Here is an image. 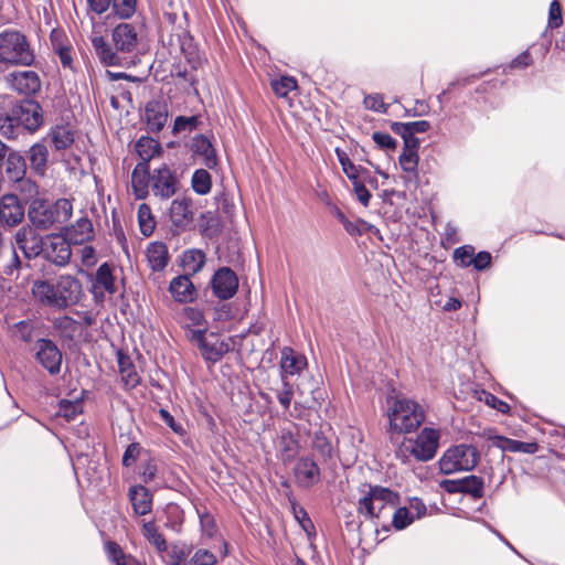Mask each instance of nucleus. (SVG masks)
<instances>
[{
	"label": "nucleus",
	"mask_w": 565,
	"mask_h": 565,
	"mask_svg": "<svg viewBox=\"0 0 565 565\" xmlns=\"http://www.w3.org/2000/svg\"><path fill=\"white\" fill-rule=\"evenodd\" d=\"M118 366L120 377L125 386L130 388L135 387L139 383L140 379L130 359L128 356L119 354Z\"/></svg>",
	"instance_id": "obj_36"
},
{
	"label": "nucleus",
	"mask_w": 565,
	"mask_h": 565,
	"mask_svg": "<svg viewBox=\"0 0 565 565\" xmlns=\"http://www.w3.org/2000/svg\"><path fill=\"white\" fill-rule=\"evenodd\" d=\"M90 42L102 64L106 66H122L138 51L140 36L136 25L121 22L111 31V44L97 30L93 21Z\"/></svg>",
	"instance_id": "obj_1"
},
{
	"label": "nucleus",
	"mask_w": 565,
	"mask_h": 565,
	"mask_svg": "<svg viewBox=\"0 0 565 565\" xmlns=\"http://www.w3.org/2000/svg\"><path fill=\"white\" fill-rule=\"evenodd\" d=\"M206 260L205 253L199 248L186 249L182 253L180 265L184 275H195L202 270Z\"/></svg>",
	"instance_id": "obj_31"
},
{
	"label": "nucleus",
	"mask_w": 565,
	"mask_h": 565,
	"mask_svg": "<svg viewBox=\"0 0 565 565\" xmlns=\"http://www.w3.org/2000/svg\"><path fill=\"white\" fill-rule=\"evenodd\" d=\"M563 24L562 7L557 0L550 4L547 26L550 29H557Z\"/></svg>",
	"instance_id": "obj_56"
},
{
	"label": "nucleus",
	"mask_w": 565,
	"mask_h": 565,
	"mask_svg": "<svg viewBox=\"0 0 565 565\" xmlns=\"http://www.w3.org/2000/svg\"><path fill=\"white\" fill-rule=\"evenodd\" d=\"M161 419L168 425L175 434L183 435L184 430L181 424L177 423L173 416L164 408L159 411Z\"/></svg>",
	"instance_id": "obj_61"
},
{
	"label": "nucleus",
	"mask_w": 565,
	"mask_h": 565,
	"mask_svg": "<svg viewBox=\"0 0 565 565\" xmlns=\"http://www.w3.org/2000/svg\"><path fill=\"white\" fill-rule=\"evenodd\" d=\"M415 520L414 513L408 508H398L395 510L392 519L393 526L396 530H404Z\"/></svg>",
	"instance_id": "obj_48"
},
{
	"label": "nucleus",
	"mask_w": 565,
	"mask_h": 565,
	"mask_svg": "<svg viewBox=\"0 0 565 565\" xmlns=\"http://www.w3.org/2000/svg\"><path fill=\"white\" fill-rule=\"evenodd\" d=\"M15 244L28 258L36 257L44 248V241L31 227H21L17 232Z\"/></svg>",
	"instance_id": "obj_20"
},
{
	"label": "nucleus",
	"mask_w": 565,
	"mask_h": 565,
	"mask_svg": "<svg viewBox=\"0 0 565 565\" xmlns=\"http://www.w3.org/2000/svg\"><path fill=\"white\" fill-rule=\"evenodd\" d=\"M31 291L40 303L58 310L78 303L83 296L79 279L68 274L52 280H34Z\"/></svg>",
	"instance_id": "obj_2"
},
{
	"label": "nucleus",
	"mask_w": 565,
	"mask_h": 565,
	"mask_svg": "<svg viewBox=\"0 0 565 565\" xmlns=\"http://www.w3.org/2000/svg\"><path fill=\"white\" fill-rule=\"evenodd\" d=\"M7 85L21 95H33L41 89V79L34 71L12 72L4 76Z\"/></svg>",
	"instance_id": "obj_13"
},
{
	"label": "nucleus",
	"mask_w": 565,
	"mask_h": 565,
	"mask_svg": "<svg viewBox=\"0 0 565 565\" xmlns=\"http://www.w3.org/2000/svg\"><path fill=\"white\" fill-rule=\"evenodd\" d=\"M24 206L14 193L4 194L0 200V223L9 227L20 224L24 218Z\"/></svg>",
	"instance_id": "obj_16"
},
{
	"label": "nucleus",
	"mask_w": 565,
	"mask_h": 565,
	"mask_svg": "<svg viewBox=\"0 0 565 565\" xmlns=\"http://www.w3.org/2000/svg\"><path fill=\"white\" fill-rule=\"evenodd\" d=\"M83 412V404L79 401L62 399L58 403L57 415L64 417L67 422L73 420Z\"/></svg>",
	"instance_id": "obj_44"
},
{
	"label": "nucleus",
	"mask_w": 565,
	"mask_h": 565,
	"mask_svg": "<svg viewBox=\"0 0 565 565\" xmlns=\"http://www.w3.org/2000/svg\"><path fill=\"white\" fill-rule=\"evenodd\" d=\"M294 396V386L288 379L281 380V388L277 391V398L285 409H288Z\"/></svg>",
	"instance_id": "obj_54"
},
{
	"label": "nucleus",
	"mask_w": 565,
	"mask_h": 565,
	"mask_svg": "<svg viewBox=\"0 0 565 565\" xmlns=\"http://www.w3.org/2000/svg\"><path fill=\"white\" fill-rule=\"evenodd\" d=\"M42 254L54 265L66 266L72 257L71 244L62 236H50L44 241Z\"/></svg>",
	"instance_id": "obj_14"
},
{
	"label": "nucleus",
	"mask_w": 565,
	"mask_h": 565,
	"mask_svg": "<svg viewBox=\"0 0 565 565\" xmlns=\"http://www.w3.org/2000/svg\"><path fill=\"white\" fill-rule=\"evenodd\" d=\"M418 160V152L409 150H403L398 159L399 166L403 169V171L413 174L417 173Z\"/></svg>",
	"instance_id": "obj_50"
},
{
	"label": "nucleus",
	"mask_w": 565,
	"mask_h": 565,
	"mask_svg": "<svg viewBox=\"0 0 565 565\" xmlns=\"http://www.w3.org/2000/svg\"><path fill=\"white\" fill-rule=\"evenodd\" d=\"M81 260L84 266L90 267L96 263V252L94 247L85 245L81 248Z\"/></svg>",
	"instance_id": "obj_62"
},
{
	"label": "nucleus",
	"mask_w": 565,
	"mask_h": 565,
	"mask_svg": "<svg viewBox=\"0 0 565 565\" xmlns=\"http://www.w3.org/2000/svg\"><path fill=\"white\" fill-rule=\"evenodd\" d=\"M170 218L174 226L188 227L194 218L192 199L185 195L175 198L170 206Z\"/></svg>",
	"instance_id": "obj_19"
},
{
	"label": "nucleus",
	"mask_w": 565,
	"mask_h": 565,
	"mask_svg": "<svg viewBox=\"0 0 565 565\" xmlns=\"http://www.w3.org/2000/svg\"><path fill=\"white\" fill-rule=\"evenodd\" d=\"M132 509L137 515H146L152 510V494L143 486H134L128 492Z\"/></svg>",
	"instance_id": "obj_28"
},
{
	"label": "nucleus",
	"mask_w": 565,
	"mask_h": 565,
	"mask_svg": "<svg viewBox=\"0 0 565 565\" xmlns=\"http://www.w3.org/2000/svg\"><path fill=\"white\" fill-rule=\"evenodd\" d=\"M4 172L6 177L10 182H14L15 180H20L26 174V161L24 156L12 149L8 152V156L4 158Z\"/></svg>",
	"instance_id": "obj_27"
},
{
	"label": "nucleus",
	"mask_w": 565,
	"mask_h": 565,
	"mask_svg": "<svg viewBox=\"0 0 565 565\" xmlns=\"http://www.w3.org/2000/svg\"><path fill=\"white\" fill-rule=\"evenodd\" d=\"M28 158L31 168L39 174L43 175L46 169L49 151L45 145L34 143L28 151Z\"/></svg>",
	"instance_id": "obj_34"
},
{
	"label": "nucleus",
	"mask_w": 565,
	"mask_h": 565,
	"mask_svg": "<svg viewBox=\"0 0 565 565\" xmlns=\"http://www.w3.org/2000/svg\"><path fill=\"white\" fill-rule=\"evenodd\" d=\"M424 407L408 398H396L387 411L390 430L396 434L415 431L425 420Z\"/></svg>",
	"instance_id": "obj_6"
},
{
	"label": "nucleus",
	"mask_w": 565,
	"mask_h": 565,
	"mask_svg": "<svg viewBox=\"0 0 565 565\" xmlns=\"http://www.w3.org/2000/svg\"><path fill=\"white\" fill-rule=\"evenodd\" d=\"M180 46L188 62L191 63L193 67H196L200 63V56L196 46L193 44V39L189 33H184L180 38Z\"/></svg>",
	"instance_id": "obj_43"
},
{
	"label": "nucleus",
	"mask_w": 565,
	"mask_h": 565,
	"mask_svg": "<svg viewBox=\"0 0 565 565\" xmlns=\"http://www.w3.org/2000/svg\"><path fill=\"white\" fill-rule=\"evenodd\" d=\"M169 291L178 302H192L196 297V289L188 275L174 277L169 286Z\"/></svg>",
	"instance_id": "obj_26"
},
{
	"label": "nucleus",
	"mask_w": 565,
	"mask_h": 565,
	"mask_svg": "<svg viewBox=\"0 0 565 565\" xmlns=\"http://www.w3.org/2000/svg\"><path fill=\"white\" fill-rule=\"evenodd\" d=\"M215 563L216 556L207 550H198L189 561V565H214Z\"/></svg>",
	"instance_id": "obj_58"
},
{
	"label": "nucleus",
	"mask_w": 565,
	"mask_h": 565,
	"mask_svg": "<svg viewBox=\"0 0 565 565\" xmlns=\"http://www.w3.org/2000/svg\"><path fill=\"white\" fill-rule=\"evenodd\" d=\"M12 183L14 184L15 191L22 196L23 200H31L32 202L33 200L39 199V186L30 178L24 175L23 178H20V180H15Z\"/></svg>",
	"instance_id": "obj_38"
},
{
	"label": "nucleus",
	"mask_w": 565,
	"mask_h": 565,
	"mask_svg": "<svg viewBox=\"0 0 565 565\" xmlns=\"http://www.w3.org/2000/svg\"><path fill=\"white\" fill-rule=\"evenodd\" d=\"M475 256V248L471 245H465L461 247H458L454 252L455 259L459 263L462 267H469L472 265Z\"/></svg>",
	"instance_id": "obj_53"
},
{
	"label": "nucleus",
	"mask_w": 565,
	"mask_h": 565,
	"mask_svg": "<svg viewBox=\"0 0 565 565\" xmlns=\"http://www.w3.org/2000/svg\"><path fill=\"white\" fill-rule=\"evenodd\" d=\"M307 366V358L294 349L285 347L281 350L280 380L298 375Z\"/></svg>",
	"instance_id": "obj_24"
},
{
	"label": "nucleus",
	"mask_w": 565,
	"mask_h": 565,
	"mask_svg": "<svg viewBox=\"0 0 565 565\" xmlns=\"http://www.w3.org/2000/svg\"><path fill=\"white\" fill-rule=\"evenodd\" d=\"M73 214V205L67 199L50 202L35 199L30 203L28 216L32 225L40 230L60 228Z\"/></svg>",
	"instance_id": "obj_4"
},
{
	"label": "nucleus",
	"mask_w": 565,
	"mask_h": 565,
	"mask_svg": "<svg viewBox=\"0 0 565 565\" xmlns=\"http://www.w3.org/2000/svg\"><path fill=\"white\" fill-rule=\"evenodd\" d=\"M213 294L222 300L232 298L238 288V278L230 267H221L212 278Z\"/></svg>",
	"instance_id": "obj_15"
},
{
	"label": "nucleus",
	"mask_w": 565,
	"mask_h": 565,
	"mask_svg": "<svg viewBox=\"0 0 565 565\" xmlns=\"http://www.w3.org/2000/svg\"><path fill=\"white\" fill-rule=\"evenodd\" d=\"M13 334L23 342H31L33 339V327L28 321H20L14 324Z\"/></svg>",
	"instance_id": "obj_57"
},
{
	"label": "nucleus",
	"mask_w": 565,
	"mask_h": 565,
	"mask_svg": "<svg viewBox=\"0 0 565 565\" xmlns=\"http://www.w3.org/2000/svg\"><path fill=\"white\" fill-rule=\"evenodd\" d=\"M149 179L151 191L156 196L168 200L175 194L178 180L175 174L166 164L154 169L149 174Z\"/></svg>",
	"instance_id": "obj_11"
},
{
	"label": "nucleus",
	"mask_w": 565,
	"mask_h": 565,
	"mask_svg": "<svg viewBox=\"0 0 565 565\" xmlns=\"http://www.w3.org/2000/svg\"><path fill=\"white\" fill-rule=\"evenodd\" d=\"M191 551L186 544H172L163 551L166 553L163 559L168 565H189L188 557Z\"/></svg>",
	"instance_id": "obj_35"
},
{
	"label": "nucleus",
	"mask_w": 565,
	"mask_h": 565,
	"mask_svg": "<svg viewBox=\"0 0 565 565\" xmlns=\"http://www.w3.org/2000/svg\"><path fill=\"white\" fill-rule=\"evenodd\" d=\"M35 361L52 376L60 374L63 355L50 339H39L33 347Z\"/></svg>",
	"instance_id": "obj_10"
},
{
	"label": "nucleus",
	"mask_w": 565,
	"mask_h": 565,
	"mask_svg": "<svg viewBox=\"0 0 565 565\" xmlns=\"http://www.w3.org/2000/svg\"><path fill=\"white\" fill-rule=\"evenodd\" d=\"M146 257L153 271L163 270L170 259L168 247L162 242H152L146 249Z\"/></svg>",
	"instance_id": "obj_29"
},
{
	"label": "nucleus",
	"mask_w": 565,
	"mask_h": 565,
	"mask_svg": "<svg viewBox=\"0 0 565 565\" xmlns=\"http://www.w3.org/2000/svg\"><path fill=\"white\" fill-rule=\"evenodd\" d=\"M188 338L198 347L202 358L207 362L215 363L228 352V344L214 332L191 329L188 332Z\"/></svg>",
	"instance_id": "obj_9"
},
{
	"label": "nucleus",
	"mask_w": 565,
	"mask_h": 565,
	"mask_svg": "<svg viewBox=\"0 0 565 565\" xmlns=\"http://www.w3.org/2000/svg\"><path fill=\"white\" fill-rule=\"evenodd\" d=\"M480 461V452L473 445L460 444L447 449L439 459L440 471L451 475L458 471H471Z\"/></svg>",
	"instance_id": "obj_8"
},
{
	"label": "nucleus",
	"mask_w": 565,
	"mask_h": 565,
	"mask_svg": "<svg viewBox=\"0 0 565 565\" xmlns=\"http://www.w3.org/2000/svg\"><path fill=\"white\" fill-rule=\"evenodd\" d=\"M110 6H113L116 15L126 20L135 14L137 0H111Z\"/></svg>",
	"instance_id": "obj_46"
},
{
	"label": "nucleus",
	"mask_w": 565,
	"mask_h": 565,
	"mask_svg": "<svg viewBox=\"0 0 565 565\" xmlns=\"http://www.w3.org/2000/svg\"><path fill=\"white\" fill-rule=\"evenodd\" d=\"M372 139L381 149L394 150L396 148V141L386 132L375 131Z\"/></svg>",
	"instance_id": "obj_59"
},
{
	"label": "nucleus",
	"mask_w": 565,
	"mask_h": 565,
	"mask_svg": "<svg viewBox=\"0 0 565 565\" xmlns=\"http://www.w3.org/2000/svg\"><path fill=\"white\" fill-rule=\"evenodd\" d=\"M440 434L434 428H424L416 438H407L396 451V456L406 462L408 455L419 461L433 459L437 452Z\"/></svg>",
	"instance_id": "obj_7"
},
{
	"label": "nucleus",
	"mask_w": 565,
	"mask_h": 565,
	"mask_svg": "<svg viewBox=\"0 0 565 565\" xmlns=\"http://www.w3.org/2000/svg\"><path fill=\"white\" fill-rule=\"evenodd\" d=\"M169 117L168 105L160 100H150L145 107V120L151 132H159L163 129Z\"/></svg>",
	"instance_id": "obj_21"
},
{
	"label": "nucleus",
	"mask_w": 565,
	"mask_h": 565,
	"mask_svg": "<svg viewBox=\"0 0 565 565\" xmlns=\"http://www.w3.org/2000/svg\"><path fill=\"white\" fill-rule=\"evenodd\" d=\"M391 128L395 134L411 132L415 135L426 132L430 128V124L427 120L393 122Z\"/></svg>",
	"instance_id": "obj_42"
},
{
	"label": "nucleus",
	"mask_w": 565,
	"mask_h": 565,
	"mask_svg": "<svg viewBox=\"0 0 565 565\" xmlns=\"http://www.w3.org/2000/svg\"><path fill=\"white\" fill-rule=\"evenodd\" d=\"M363 104L366 109L386 114L388 109V105H386L383 100V96L380 94H370L364 97Z\"/></svg>",
	"instance_id": "obj_52"
},
{
	"label": "nucleus",
	"mask_w": 565,
	"mask_h": 565,
	"mask_svg": "<svg viewBox=\"0 0 565 565\" xmlns=\"http://www.w3.org/2000/svg\"><path fill=\"white\" fill-rule=\"evenodd\" d=\"M143 536L151 543L158 552L163 553L167 550V542L163 535L158 531L154 522H146L142 526Z\"/></svg>",
	"instance_id": "obj_39"
},
{
	"label": "nucleus",
	"mask_w": 565,
	"mask_h": 565,
	"mask_svg": "<svg viewBox=\"0 0 565 565\" xmlns=\"http://www.w3.org/2000/svg\"><path fill=\"white\" fill-rule=\"evenodd\" d=\"M138 221L142 234L150 235L154 227L150 207L147 204H140L138 207Z\"/></svg>",
	"instance_id": "obj_49"
},
{
	"label": "nucleus",
	"mask_w": 565,
	"mask_h": 565,
	"mask_svg": "<svg viewBox=\"0 0 565 565\" xmlns=\"http://www.w3.org/2000/svg\"><path fill=\"white\" fill-rule=\"evenodd\" d=\"M34 61V49L23 32L15 29H6L0 32V65L7 68L25 67L33 65Z\"/></svg>",
	"instance_id": "obj_3"
},
{
	"label": "nucleus",
	"mask_w": 565,
	"mask_h": 565,
	"mask_svg": "<svg viewBox=\"0 0 565 565\" xmlns=\"http://www.w3.org/2000/svg\"><path fill=\"white\" fill-rule=\"evenodd\" d=\"M295 476L301 487H312L320 480V469L311 458H301L295 466Z\"/></svg>",
	"instance_id": "obj_25"
},
{
	"label": "nucleus",
	"mask_w": 565,
	"mask_h": 565,
	"mask_svg": "<svg viewBox=\"0 0 565 565\" xmlns=\"http://www.w3.org/2000/svg\"><path fill=\"white\" fill-rule=\"evenodd\" d=\"M190 149L207 169H215L217 167V154L211 138L207 136H194L191 140Z\"/></svg>",
	"instance_id": "obj_18"
},
{
	"label": "nucleus",
	"mask_w": 565,
	"mask_h": 565,
	"mask_svg": "<svg viewBox=\"0 0 565 565\" xmlns=\"http://www.w3.org/2000/svg\"><path fill=\"white\" fill-rule=\"evenodd\" d=\"M491 264V254L488 252H479L473 256L472 266L477 270H483L488 268Z\"/></svg>",
	"instance_id": "obj_63"
},
{
	"label": "nucleus",
	"mask_w": 565,
	"mask_h": 565,
	"mask_svg": "<svg viewBox=\"0 0 565 565\" xmlns=\"http://www.w3.org/2000/svg\"><path fill=\"white\" fill-rule=\"evenodd\" d=\"M199 122L200 121H199L198 116H190V117L179 116L174 120L172 134L179 135V134L185 132V131L191 132L198 128Z\"/></svg>",
	"instance_id": "obj_47"
},
{
	"label": "nucleus",
	"mask_w": 565,
	"mask_h": 565,
	"mask_svg": "<svg viewBox=\"0 0 565 565\" xmlns=\"http://www.w3.org/2000/svg\"><path fill=\"white\" fill-rule=\"evenodd\" d=\"M0 132L8 139H14L21 132L13 105L0 109Z\"/></svg>",
	"instance_id": "obj_32"
},
{
	"label": "nucleus",
	"mask_w": 565,
	"mask_h": 565,
	"mask_svg": "<svg viewBox=\"0 0 565 565\" xmlns=\"http://www.w3.org/2000/svg\"><path fill=\"white\" fill-rule=\"evenodd\" d=\"M113 295L116 292L115 278L111 273L109 264H102L96 274L92 285V294L96 301L102 302L104 300V292Z\"/></svg>",
	"instance_id": "obj_22"
},
{
	"label": "nucleus",
	"mask_w": 565,
	"mask_h": 565,
	"mask_svg": "<svg viewBox=\"0 0 565 565\" xmlns=\"http://www.w3.org/2000/svg\"><path fill=\"white\" fill-rule=\"evenodd\" d=\"M199 516L202 534L209 539L214 537L217 533V526L214 518L207 512L200 513Z\"/></svg>",
	"instance_id": "obj_55"
},
{
	"label": "nucleus",
	"mask_w": 565,
	"mask_h": 565,
	"mask_svg": "<svg viewBox=\"0 0 565 565\" xmlns=\"http://www.w3.org/2000/svg\"><path fill=\"white\" fill-rule=\"evenodd\" d=\"M440 487L449 493L465 492L475 497H481L483 490V481L477 476H467L457 480H443L440 482Z\"/></svg>",
	"instance_id": "obj_23"
},
{
	"label": "nucleus",
	"mask_w": 565,
	"mask_h": 565,
	"mask_svg": "<svg viewBox=\"0 0 565 565\" xmlns=\"http://www.w3.org/2000/svg\"><path fill=\"white\" fill-rule=\"evenodd\" d=\"M135 148H136V152L142 160L141 163H146V164H148V162L151 159L159 156L161 152V146H160L159 141H157L156 139H153L151 137H146V136L141 137L136 142Z\"/></svg>",
	"instance_id": "obj_33"
},
{
	"label": "nucleus",
	"mask_w": 565,
	"mask_h": 565,
	"mask_svg": "<svg viewBox=\"0 0 565 565\" xmlns=\"http://www.w3.org/2000/svg\"><path fill=\"white\" fill-rule=\"evenodd\" d=\"M532 64V56L529 51H524L513 58L509 65L510 68H525Z\"/></svg>",
	"instance_id": "obj_64"
},
{
	"label": "nucleus",
	"mask_w": 565,
	"mask_h": 565,
	"mask_svg": "<svg viewBox=\"0 0 565 565\" xmlns=\"http://www.w3.org/2000/svg\"><path fill=\"white\" fill-rule=\"evenodd\" d=\"M271 88L278 97H286L291 90L297 88V81L291 76H281L271 81Z\"/></svg>",
	"instance_id": "obj_45"
},
{
	"label": "nucleus",
	"mask_w": 565,
	"mask_h": 565,
	"mask_svg": "<svg viewBox=\"0 0 565 565\" xmlns=\"http://www.w3.org/2000/svg\"><path fill=\"white\" fill-rule=\"evenodd\" d=\"M487 440L491 441L493 447L501 449L503 452H522V454H535L539 449L536 443H524L495 434L493 430L484 431Z\"/></svg>",
	"instance_id": "obj_17"
},
{
	"label": "nucleus",
	"mask_w": 565,
	"mask_h": 565,
	"mask_svg": "<svg viewBox=\"0 0 565 565\" xmlns=\"http://www.w3.org/2000/svg\"><path fill=\"white\" fill-rule=\"evenodd\" d=\"M360 492L358 511L370 520L386 516L399 503L398 494L385 487L365 484Z\"/></svg>",
	"instance_id": "obj_5"
},
{
	"label": "nucleus",
	"mask_w": 565,
	"mask_h": 565,
	"mask_svg": "<svg viewBox=\"0 0 565 565\" xmlns=\"http://www.w3.org/2000/svg\"><path fill=\"white\" fill-rule=\"evenodd\" d=\"M191 186L193 191L200 195H205L210 193L212 188V178L207 170H195L191 178Z\"/></svg>",
	"instance_id": "obj_37"
},
{
	"label": "nucleus",
	"mask_w": 565,
	"mask_h": 565,
	"mask_svg": "<svg viewBox=\"0 0 565 565\" xmlns=\"http://www.w3.org/2000/svg\"><path fill=\"white\" fill-rule=\"evenodd\" d=\"M149 166L138 163L131 173V186L138 200H143L149 194L150 179Z\"/></svg>",
	"instance_id": "obj_30"
},
{
	"label": "nucleus",
	"mask_w": 565,
	"mask_h": 565,
	"mask_svg": "<svg viewBox=\"0 0 565 565\" xmlns=\"http://www.w3.org/2000/svg\"><path fill=\"white\" fill-rule=\"evenodd\" d=\"M51 141L55 149L63 150L70 147L73 141L74 137L72 131L63 126H57L51 131Z\"/></svg>",
	"instance_id": "obj_40"
},
{
	"label": "nucleus",
	"mask_w": 565,
	"mask_h": 565,
	"mask_svg": "<svg viewBox=\"0 0 565 565\" xmlns=\"http://www.w3.org/2000/svg\"><path fill=\"white\" fill-rule=\"evenodd\" d=\"M107 555L116 565H140L132 556L125 555L120 546L115 542L106 544Z\"/></svg>",
	"instance_id": "obj_41"
},
{
	"label": "nucleus",
	"mask_w": 565,
	"mask_h": 565,
	"mask_svg": "<svg viewBox=\"0 0 565 565\" xmlns=\"http://www.w3.org/2000/svg\"><path fill=\"white\" fill-rule=\"evenodd\" d=\"M21 131H35L43 124L42 108L34 100L13 104Z\"/></svg>",
	"instance_id": "obj_12"
},
{
	"label": "nucleus",
	"mask_w": 565,
	"mask_h": 565,
	"mask_svg": "<svg viewBox=\"0 0 565 565\" xmlns=\"http://www.w3.org/2000/svg\"><path fill=\"white\" fill-rule=\"evenodd\" d=\"M353 188H354V193L359 200V202L364 205V206H367L369 203H370V200L372 198V194L371 192L366 189V186L360 182L358 179L355 181H353Z\"/></svg>",
	"instance_id": "obj_60"
},
{
	"label": "nucleus",
	"mask_w": 565,
	"mask_h": 565,
	"mask_svg": "<svg viewBox=\"0 0 565 565\" xmlns=\"http://www.w3.org/2000/svg\"><path fill=\"white\" fill-rule=\"evenodd\" d=\"M312 448L323 458L331 457L332 446L322 433H316L312 439Z\"/></svg>",
	"instance_id": "obj_51"
}]
</instances>
